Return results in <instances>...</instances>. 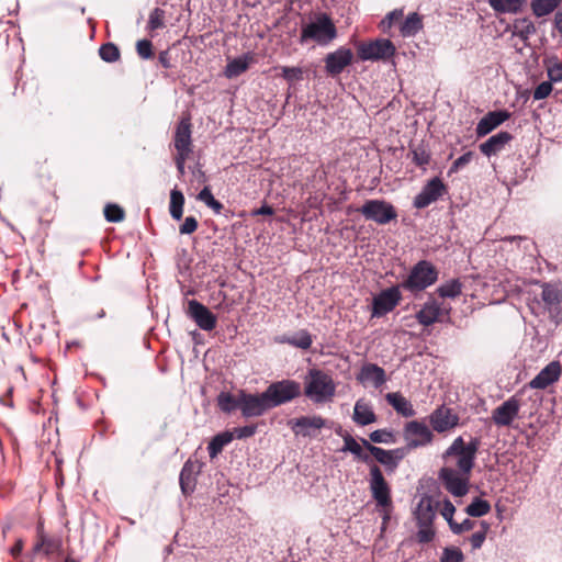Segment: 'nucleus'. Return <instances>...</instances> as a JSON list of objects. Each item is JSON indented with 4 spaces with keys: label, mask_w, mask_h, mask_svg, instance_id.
<instances>
[{
    "label": "nucleus",
    "mask_w": 562,
    "mask_h": 562,
    "mask_svg": "<svg viewBox=\"0 0 562 562\" xmlns=\"http://www.w3.org/2000/svg\"><path fill=\"white\" fill-rule=\"evenodd\" d=\"M479 447L480 440L477 438H472L468 443H465L463 438L459 436L446 449L442 458L446 461L450 458H456L454 469L457 471H461L463 474H471L475 465Z\"/></svg>",
    "instance_id": "obj_1"
},
{
    "label": "nucleus",
    "mask_w": 562,
    "mask_h": 562,
    "mask_svg": "<svg viewBox=\"0 0 562 562\" xmlns=\"http://www.w3.org/2000/svg\"><path fill=\"white\" fill-rule=\"evenodd\" d=\"M336 393L334 379L323 370H308L304 394L315 404L330 402Z\"/></svg>",
    "instance_id": "obj_2"
},
{
    "label": "nucleus",
    "mask_w": 562,
    "mask_h": 562,
    "mask_svg": "<svg viewBox=\"0 0 562 562\" xmlns=\"http://www.w3.org/2000/svg\"><path fill=\"white\" fill-rule=\"evenodd\" d=\"M337 36V30L330 18L322 13L315 21L305 24L302 27L300 43L304 44L308 40L316 42L321 46L328 45Z\"/></svg>",
    "instance_id": "obj_3"
},
{
    "label": "nucleus",
    "mask_w": 562,
    "mask_h": 562,
    "mask_svg": "<svg viewBox=\"0 0 562 562\" xmlns=\"http://www.w3.org/2000/svg\"><path fill=\"white\" fill-rule=\"evenodd\" d=\"M301 384L291 379L270 383L263 391L269 408H276L292 402L301 395Z\"/></svg>",
    "instance_id": "obj_4"
},
{
    "label": "nucleus",
    "mask_w": 562,
    "mask_h": 562,
    "mask_svg": "<svg viewBox=\"0 0 562 562\" xmlns=\"http://www.w3.org/2000/svg\"><path fill=\"white\" fill-rule=\"evenodd\" d=\"M438 279L435 266L427 261H418L408 273L401 286L409 292H419L432 285Z\"/></svg>",
    "instance_id": "obj_5"
},
{
    "label": "nucleus",
    "mask_w": 562,
    "mask_h": 562,
    "mask_svg": "<svg viewBox=\"0 0 562 562\" xmlns=\"http://www.w3.org/2000/svg\"><path fill=\"white\" fill-rule=\"evenodd\" d=\"M363 217L373 221L379 225H385L397 217L395 207L384 200L372 199L367 200L360 209H358Z\"/></svg>",
    "instance_id": "obj_6"
},
{
    "label": "nucleus",
    "mask_w": 562,
    "mask_h": 562,
    "mask_svg": "<svg viewBox=\"0 0 562 562\" xmlns=\"http://www.w3.org/2000/svg\"><path fill=\"white\" fill-rule=\"evenodd\" d=\"M369 488L376 507H393L391 487L376 464L370 465Z\"/></svg>",
    "instance_id": "obj_7"
},
{
    "label": "nucleus",
    "mask_w": 562,
    "mask_h": 562,
    "mask_svg": "<svg viewBox=\"0 0 562 562\" xmlns=\"http://www.w3.org/2000/svg\"><path fill=\"white\" fill-rule=\"evenodd\" d=\"M395 50L394 44L387 38L361 42L357 46L358 57L362 61L386 59L392 57Z\"/></svg>",
    "instance_id": "obj_8"
},
{
    "label": "nucleus",
    "mask_w": 562,
    "mask_h": 562,
    "mask_svg": "<svg viewBox=\"0 0 562 562\" xmlns=\"http://www.w3.org/2000/svg\"><path fill=\"white\" fill-rule=\"evenodd\" d=\"M471 474H463L453 467H443L439 471V479L445 488L456 497H462L469 492V482Z\"/></svg>",
    "instance_id": "obj_9"
},
{
    "label": "nucleus",
    "mask_w": 562,
    "mask_h": 562,
    "mask_svg": "<svg viewBox=\"0 0 562 562\" xmlns=\"http://www.w3.org/2000/svg\"><path fill=\"white\" fill-rule=\"evenodd\" d=\"M361 442L366 450H368L379 463L384 465L389 472H394L398 463L405 458L407 453L406 448L385 450L373 446L369 440L364 438H361Z\"/></svg>",
    "instance_id": "obj_10"
},
{
    "label": "nucleus",
    "mask_w": 562,
    "mask_h": 562,
    "mask_svg": "<svg viewBox=\"0 0 562 562\" xmlns=\"http://www.w3.org/2000/svg\"><path fill=\"white\" fill-rule=\"evenodd\" d=\"M401 285H393L378 293L372 301L371 317H382L392 312L401 302Z\"/></svg>",
    "instance_id": "obj_11"
},
{
    "label": "nucleus",
    "mask_w": 562,
    "mask_h": 562,
    "mask_svg": "<svg viewBox=\"0 0 562 562\" xmlns=\"http://www.w3.org/2000/svg\"><path fill=\"white\" fill-rule=\"evenodd\" d=\"M404 438L406 440L407 451L430 443L434 439V435L425 423L412 420L404 427Z\"/></svg>",
    "instance_id": "obj_12"
},
{
    "label": "nucleus",
    "mask_w": 562,
    "mask_h": 562,
    "mask_svg": "<svg viewBox=\"0 0 562 562\" xmlns=\"http://www.w3.org/2000/svg\"><path fill=\"white\" fill-rule=\"evenodd\" d=\"M270 411L263 392L248 393L240 390V413L245 418L260 417Z\"/></svg>",
    "instance_id": "obj_13"
},
{
    "label": "nucleus",
    "mask_w": 562,
    "mask_h": 562,
    "mask_svg": "<svg viewBox=\"0 0 562 562\" xmlns=\"http://www.w3.org/2000/svg\"><path fill=\"white\" fill-rule=\"evenodd\" d=\"M186 314L204 331H212L216 327V315L196 300L188 301Z\"/></svg>",
    "instance_id": "obj_14"
},
{
    "label": "nucleus",
    "mask_w": 562,
    "mask_h": 562,
    "mask_svg": "<svg viewBox=\"0 0 562 562\" xmlns=\"http://www.w3.org/2000/svg\"><path fill=\"white\" fill-rule=\"evenodd\" d=\"M520 400L513 395L492 413V420L498 427H508L518 417L520 411Z\"/></svg>",
    "instance_id": "obj_15"
},
{
    "label": "nucleus",
    "mask_w": 562,
    "mask_h": 562,
    "mask_svg": "<svg viewBox=\"0 0 562 562\" xmlns=\"http://www.w3.org/2000/svg\"><path fill=\"white\" fill-rule=\"evenodd\" d=\"M459 416L452 408L446 405L438 406L430 415L429 423L432 429L439 434L449 431L459 425Z\"/></svg>",
    "instance_id": "obj_16"
},
{
    "label": "nucleus",
    "mask_w": 562,
    "mask_h": 562,
    "mask_svg": "<svg viewBox=\"0 0 562 562\" xmlns=\"http://www.w3.org/2000/svg\"><path fill=\"white\" fill-rule=\"evenodd\" d=\"M446 192V187L438 177L429 180L422 191L414 198V206L416 209H425L432 202L437 201Z\"/></svg>",
    "instance_id": "obj_17"
},
{
    "label": "nucleus",
    "mask_w": 562,
    "mask_h": 562,
    "mask_svg": "<svg viewBox=\"0 0 562 562\" xmlns=\"http://www.w3.org/2000/svg\"><path fill=\"white\" fill-rule=\"evenodd\" d=\"M561 372V363L559 361H551L528 383V386L533 390H546L559 381Z\"/></svg>",
    "instance_id": "obj_18"
},
{
    "label": "nucleus",
    "mask_w": 562,
    "mask_h": 562,
    "mask_svg": "<svg viewBox=\"0 0 562 562\" xmlns=\"http://www.w3.org/2000/svg\"><path fill=\"white\" fill-rule=\"evenodd\" d=\"M353 54L350 48L339 47L325 57V69L330 76H337L352 61Z\"/></svg>",
    "instance_id": "obj_19"
},
{
    "label": "nucleus",
    "mask_w": 562,
    "mask_h": 562,
    "mask_svg": "<svg viewBox=\"0 0 562 562\" xmlns=\"http://www.w3.org/2000/svg\"><path fill=\"white\" fill-rule=\"evenodd\" d=\"M443 313L448 315L449 310H443L438 301L430 299L423 304L415 317L420 325L430 326L436 322H441Z\"/></svg>",
    "instance_id": "obj_20"
},
{
    "label": "nucleus",
    "mask_w": 562,
    "mask_h": 562,
    "mask_svg": "<svg viewBox=\"0 0 562 562\" xmlns=\"http://www.w3.org/2000/svg\"><path fill=\"white\" fill-rule=\"evenodd\" d=\"M191 122L189 117H183L180 120L176 127L173 145L177 150V154H187L190 155L192 153V138H191Z\"/></svg>",
    "instance_id": "obj_21"
},
{
    "label": "nucleus",
    "mask_w": 562,
    "mask_h": 562,
    "mask_svg": "<svg viewBox=\"0 0 562 562\" xmlns=\"http://www.w3.org/2000/svg\"><path fill=\"white\" fill-rule=\"evenodd\" d=\"M325 423L322 416H303L292 420V430L296 436L315 437V431L322 429Z\"/></svg>",
    "instance_id": "obj_22"
},
{
    "label": "nucleus",
    "mask_w": 562,
    "mask_h": 562,
    "mask_svg": "<svg viewBox=\"0 0 562 562\" xmlns=\"http://www.w3.org/2000/svg\"><path fill=\"white\" fill-rule=\"evenodd\" d=\"M357 380L363 385L370 383L379 389L386 382V374L384 369L378 364L364 363L357 375Z\"/></svg>",
    "instance_id": "obj_23"
},
{
    "label": "nucleus",
    "mask_w": 562,
    "mask_h": 562,
    "mask_svg": "<svg viewBox=\"0 0 562 562\" xmlns=\"http://www.w3.org/2000/svg\"><path fill=\"white\" fill-rule=\"evenodd\" d=\"M510 117L506 110L491 111L484 115L476 125L479 137L485 136Z\"/></svg>",
    "instance_id": "obj_24"
},
{
    "label": "nucleus",
    "mask_w": 562,
    "mask_h": 562,
    "mask_svg": "<svg viewBox=\"0 0 562 562\" xmlns=\"http://www.w3.org/2000/svg\"><path fill=\"white\" fill-rule=\"evenodd\" d=\"M202 464L198 461L188 460L180 472L179 483L184 495H189L194 491L196 475L201 472Z\"/></svg>",
    "instance_id": "obj_25"
},
{
    "label": "nucleus",
    "mask_w": 562,
    "mask_h": 562,
    "mask_svg": "<svg viewBox=\"0 0 562 562\" xmlns=\"http://www.w3.org/2000/svg\"><path fill=\"white\" fill-rule=\"evenodd\" d=\"M437 503L431 496L424 495L420 497L415 509V518L417 524H432L436 517Z\"/></svg>",
    "instance_id": "obj_26"
},
{
    "label": "nucleus",
    "mask_w": 562,
    "mask_h": 562,
    "mask_svg": "<svg viewBox=\"0 0 562 562\" xmlns=\"http://www.w3.org/2000/svg\"><path fill=\"white\" fill-rule=\"evenodd\" d=\"M512 139L513 135L510 133L499 132L482 143L480 150L483 155L491 157L502 151Z\"/></svg>",
    "instance_id": "obj_27"
},
{
    "label": "nucleus",
    "mask_w": 562,
    "mask_h": 562,
    "mask_svg": "<svg viewBox=\"0 0 562 562\" xmlns=\"http://www.w3.org/2000/svg\"><path fill=\"white\" fill-rule=\"evenodd\" d=\"M352 420L359 426H367L376 422L372 405L364 398H359L355 403Z\"/></svg>",
    "instance_id": "obj_28"
},
{
    "label": "nucleus",
    "mask_w": 562,
    "mask_h": 562,
    "mask_svg": "<svg viewBox=\"0 0 562 562\" xmlns=\"http://www.w3.org/2000/svg\"><path fill=\"white\" fill-rule=\"evenodd\" d=\"M344 446L340 449L341 452H350L353 457L368 465H372V459L368 453L364 452V447L359 443L350 434L346 432L342 435Z\"/></svg>",
    "instance_id": "obj_29"
},
{
    "label": "nucleus",
    "mask_w": 562,
    "mask_h": 562,
    "mask_svg": "<svg viewBox=\"0 0 562 562\" xmlns=\"http://www.w3.org/2000/svg\"><path fill=\"white\" fill-rule=\"evenodd\" d=\"M277 341L303 350L310 349L313 344L312 335L306 329H301L293 335H283L279 337Z\"/></svg>",
    "instance_id": "obj_30"
},
{
    "label": "nucleus",
    "mask_w": 562,
    "mask_h": 562,
    "mask_svg": "<svg viewBox=\"0 0 562 562\" xmlns=\"http://www.w3.org/2000/svg\"><path fill=\"white\" fill-rule=\"evenodd\" d=\"M385 400L402 416L413 417L415 415L413 405L400 392L387 393Z\"/></svg>",
    "instance_id": "obj_31"
},
{
    "label": "nucleus",
    "mask_w": 562,
    "mask_h": 562,
    "mask_svg": "<svg viewBox=\"0 0 562 562\" xmlns=\"http://www.w3.org/2000/svg\"><path fill=\"white\" fill-rule=\"evenodd\" d=\"M487 2L498 14H518L526 4V0H488Z\"/></svg>",
    "instance_id": "obj_32"
},
{
    "label": "nucleus",
    "mask_w": 562,
    "mask_h": 562,
    "mask_svg": "<svg viewBox=\"0 0 562 562\" xmlns=\"http://www.w3.org/2000/svg\"><path fill=\"white\" fill-rule=\"evenodd\" d=\"M252 57L249 54L229 60L225 67V76L227 78L238 77L248 69Z\"/></svg>",
    "instance_id": "obj_33"
},
{
    "label": "nucleus",
    "mask_w": 562,
    "mask_h": 562,
    "mask_svg": "<svg viewBox=\"0 0 562 562\" xmlns=\"http://www.w3.org/2000/svg\"><path fill=\"white\" fill-rule=\"evenodd\" d=\"M217 406L226 414H231L236 409L240 411V390L236 394L221 392L217 396Z\"/></svg>",
    "instance_id": "obj_34"
},
{
    "label": "nucleus",
    "mask_w": 562,
    "mask_h": 562,
    "mask_svg": "<svg viewBox=\"0 0 562 562\" xmlns=\"http://www.w3.org/2000/svg\"><path fill=\"white\" fill-rule=\"evenodd\" d=\"M536 33V26L529 18L516 19L513 23V35L526 42Z\"/></svg>",
    "instance_id": "obj_35"
},
{
    "label": "nucleus",
    "mask_w": 562,
    "mask_h": 562,
    "mask_svg": "<svg viewBox=\"0 0 562 562\" xmlns=\"http://www.w3.org/2000/svg\"><path fill=\"white\" fill-rule=\"evenodd\" d=\"M541 299L549 307L559 305L562 302V286L554 283H544Z\"/></svg>",
    "instance_id": "obj_36"
},
{
    "label": "nucleus",
    "mask_w": 562,
    "mask_h": 562,
    "mask_svg": "<svg viewBox=\"0 0 562 562\" xmlns=\"http://www.w3.org/2000/svg\"><path fill=\"white\" fill-rule=\"evenodd\" d=\"M423 29V21L417 12L409 13L400 27L404 37L415 36Z\"/></svg>",
    "instance_id": "obj_37"
},
{
    "label": "nucleus",
    "mask_w": 562,
    "mask_h": 562,
    "mask_svg": "<svg viewBox=\"0 0 562 562\" xmlns=\"http://www.w3.org/2000/svg\"><path fill=\"white\" fill-rule=\"evenodd\" d=\"M562 0H531L530 8L535 16L543 18L551 14Z\"/></svg>",
    "instance_id": "obj_38"
},
{
    "label": "nucleus",
    "mask_w": 562,
    "mask_h": 562,
    "mask_svg": "<svg viewBox=\"0 0 562 562\" xmlns=\"http://www.w3.org/2000/svg\"><path fill=\"white\" fill-rule=\"evenodd\" d=\"M233 441L229 430L223 431L214 436L207 446L210 457L213 459L222 452L223 448Z\"/></svg>",
    "instance_id": "obj_39"
},
{
    "label": "nucleus",
    "mask_w": 562,
    "mask_h": 562,
    "mask_svg": "<svg viewBox=\"0 0 562 562\" xmlns=\"http://www.w3.org/2000/svg\"><path fill=\"white\" fill-rule=\"evenodd\" d=\"M184 196L181 191L173 189L170 192V215L173 220L179 221L183 214Z\"/></svg>",
    "instance_id": "obj_40"
},
{
    "label": "nucleus",
    "mask_w": 562,
    "mask_h": 562,
    "mask_svg": "<svg viewBox=\"0 0 562 562\" xmlns=\"http://www.w3.org/2000/svg\"><path fill=\"white\" fill-rule=\"evenodd\" d=\"M462 284L458 279H452L437 289V293L442 299H454L461 294Z\"/></svg>",
    "instance_id": "obj_41"
},
{
    "label": "nucleus",
    "mask_w": 562,
    "mask_h": 562,
    "mask_svg": "<svg viewBox=\"0 0 562 562\" xmlns=\"http://www.w3.org/2000/svg\"><path fill=\"white\" fill-rule=\"evenodd\" d=\"M491 510V504L481 497H475L471 504L465 508V513L470 517H482L488 514Z\"/></svg>",
    "instance_id": "obj_42"
},
{
    "label": "nucleus",
    "mask_w": 562,
    "mask_h": 562,
    "mask_svg": "<svg viewBox=\"0 0 562 562\" xmlns=\"http://www.w3.org/2000/svg\"><path fill=\"white\" fill-rule=\"evenodd\" d=\"M37 538H40L42 544L44 546L45 555H49L60 547L59 539L46 536L42 526L37 527Z\"/></svg>",
    "instance_id": "obj_43"
},
{
    "label": "nucleus",
    "mask_w": 562,
    "mask_h": 562,
    "mask_svg": "<svg viewBox=\"0 0 562 562\" xmlns=\"http://www.w3.org/2000/svg\"><path fill=\"white\" fill-rule=\"evenodd\" d=\"M99 55L106 63H114L120 59V49L113 43H105L99 48Z\"/></svg>",
    "instance_id": "obj_44"
},
{
    "label": "nucleus",
    "mask_w": 562,
    "mask_h": 562,
    "mask_svg": "<svg viewBox=\"0 0 562 562\" xmlns=\"http://www.w3.org/2000/svg\"><path fill=\"white\" fill-rule=\"evenodd\" d=\"M370 441L374 443H386L391 445L396 441V438L392 430L389 429H376L369 435Z\"/></svg>",
    "instance_id": "obj_45"
},
{
    "label": "nucleus",
    "mask_w": 562,
    "mask_h": 562,
    "mask_svg": "<svg viewBox=\"0 0 562 562\" xmlns=\"http://www.w3.org/2000/svg\"><path fill=\"white\" fill-rule=\"evenodd\" d=\"M124 210L117 204L109 203L104 207V217L110 223H120L124 220Z\"/></svg>",
    "instance_id": "obj_46"
},
{
    "label": "nucleus",
    "mask_w": 562,
    "mask_h": 562,
    "mask_svg": "<svg viewBox=\"0 0 562 562\" xmlns=\"http://www.w3.org/2000/svg\"><path fill=\"white\" fill-rule=\"evenodd\" d=\"M164 19H165V11L160 8H155L150 14L147 22V30L153 32L158 29L164 27Z\"/></svg>",
    "instance_id": "obj_47"
},
{
    "label": "nucleus",
    "mask_w": 562,
    "mask_h": 562,
    "mask_svg": "<svg viewBox=\"0 0 562 562\" xmlns=\"http://www.w3.org/2000/svg\"><path fill=\"white\" fill-rule=\"evenodd\" d=\"M412 160L419 167H424L430 161V154L424 146H417L412 148Z\"/></svg>",
    "instance_id": "obj_48"
},
{
    "label": "nucleus",
    "mask_w": 562,
    "mask_h": 562,
    "mask_svg": "<svg viewBox=\"0 0 562 562\" xmlns=\"http://www.w3.org/2000/svg\"><path fill=\"white\" fill-rule=\"evenodd\" d=\"M480 525L482 529L480 531L474 532L470 538L471 546L474 550L480 549L483 546L486 538V533L490 529V524H487L484 520H482Z\"/></svg>",
    "instance_id": "obj_49"
},
{
    "label": "nucleus",
    "mask_w": 562,
    "mask_h": 562,
    "mask_svg": "<svg viewBox=\"0 0 562 562\" xmlns=\"http://www.w3.org/2000/svg\"><path fill=\"white\" fill-rule=\"evenodd\" d=\"M418 531L416 533L417 541L419 543H428L435 537V530L432 528V524H417Z\"/></svg>",
    "instance_id": "obj_50"
},
{
    "label": "nucleus",
    "mask_w": 562,
    "mask_h": 562,
    "mask_svg": "<svg viewBox=\"0 0 562 562\" xmlns=\"http://www.w3.org/2000/svg\"><path fill=\"white\" fill-rule=\"evenodd\" d=\"M282 77L288 82L293 83L294 81H300L303 79V70L301 67H288L284 66L281 68Z\"/></svg>",
    "instance_id": "obj_51"
},
{
    "label": "nucleus",
    "mask_w": 562,
    "mask_h": 562,
    "mask_svg": "<svg viewBox=\"0 0 562 562\" xmlns=\"http://www.w3.org/2000/svg\"><path fill=\"white\" fill-rule=\"evenodd\" d=\"M463 553L459 548L443 549L440 562H463Z\"/></svg>",
    "instance_id": "obj_52"
},
{
    "label": "nucleus",
    "mask_w": 562,
    "mask_h": 562,
    "mask_svg": "<svg viewBox=\"0 0 562 562\" xmlns=\"http://www.w3.org/2000/svg\"><path fill=\"white\" fill-rule=\"evenodd\" d=\"M257 431L256 425H246L243 427H236L231 431L234 439H246L252 437Z\"/></svg>",
    "instance_id": "obj_53"
},
{
    "label": "nucleus",
    "mask_w": 562,
    "mask_h": 562,
    "mask_svg": "<svg viewBox=\"0 0 562 562\" xmlns=\"http://www.w3.org/2000/svg\"><path fill=\"white\" fill-rule=\"evenodd\" d=\"M136 52L143 59H149L153 57V44L149 40H139L136 43Z\"/></svg>",
    "instance_id": "obj_54"
},
{
    "label": "nucleus",
    "mask_w": 562,
    "mask_h": 562,
    "mask_svg": "<svg viewBox=\"0 0 562 562\" xmlns=\"http://www.w3.org/2000/svg\"><path fill=\"white\" fill-rule=\"evenodd\" d=\"M472 158H473V153L472 151H467L463 155H461L459 158H457L452 162V165H451V167L449 169V175L456 173L460 169H462L463 167L469 165L471 162Z\"/></svg>",
    "instance_id": "obj_55"
},
{
    "label": "nucleus",
    "mask_w": 562,
    "mask_h": 562,
    "mask_svg": "<svg viewBox=\"0 0 562 562\" xmlns=\"http://www.w3.org/2000/svg\"><path fill=\"white\" fill-rule=\"evenodd\" d=\"M454 513V505L449 499H445L441 507V515L447 520L450 529H452V526H454L456 524V521L453 520Z\"/></svg>",
    "instance_id": "obj_56"
},
{
    "label": "nucleus",
    "mask_w": 562,
    "mask_h": 562,
    "mask_svg": "<svg viewBox=\"0 0 562 562\" xmlns=\"http://www.w3.org/2000/svg\"><path fill=\"white\" fill-rule=\"evenodd\" d=\"M552 91V83L550 81H542L533 91V100L546 99Z\"/></svg>",
    "instance_id": "obj_57"
},
{
    "label": "nucleus",
    "mask_w": 562,
    "mask_h": 562,
    "mask_svg": "<svg viewBox=\"0 0 562 562\" xmlns=\"http://www.w3.org/2000/svg\"><path fill=\"white\" fill-rule=\"evenodd\" d=\"M549 81L559 82L562 80V64L561 63H552L547 68Z\"/></svg>",
    "instance_id": "obj_58"
},
{
    "label": "nucleus",
    "mask_w": 562,
    "mask_h": 562,
    "mask_svg": "<svg viewBox=\"0 0 562 562\" xmlns=\"http://www.w3.org/2000/svg\"><path fill=\"white\" fill-rule=\"evenodd\" d=\"M402 16H403L402 9H395V10L389 12L381 22L382 30L386 31L387 29L392 27L393 22Z\"/></svg>",
    "instance_id": "obj_59"
},
{
    "label": "nucleus",
    "mask_w": 562,
    "mask_h": 562,
    "mask_svg": "<svg viewBox=\"0 0 562 562\" xmlns=\"http://www.w3.org/2000/svg\"><path fill=\"white\" fill-rule=\"evenodd\" d=\"M198 221L194 216H187L179 228L180 234L189 235L196 231Z\"/></svg>",
    "instance_id": "obj_60"
},
{
    "label": "nucleus",
    "mask_w": 562,
    "mask_h": 562,
    "mask_svg": "<svg viewBox=\"0 0 562 562\" xmlns=\"http://www.w3.org/2000/svg\"><path fill=\"white\" fill-rule=\"evenodd\" d=\"M475 522L469 518H465L462 522L458 524L456 522L454 526H452L451 531L456 535H460L462 532L469 531L474 528Z\"/></svg>",
    "instance_id": "obj_61"
},
{
    "label": "nucleus",
    "mask_w": 562,
    "mask_h": 562,
    "mask_svg": "<svg viewBox=\"0 0 562 562\" xmlns=\"http://www.w3.org/2000/svg\"><path fill=\"white\" fill-rule=\"evenodd\" d=\"M190 155L187 154H177L175 157L176 167L179 173V177H183L186 173V161Z\"/></svg>",
    "instance_id": "obj_62"
},
{
    "label": "nucleus",
    "mask_w": 562,
    "mask_h": 562,
    "mask_svg": "<svg viewBox=\"0 0 562 562\" xmlns=\"http://www.w3.org/2000/svg\"><path fill=\"white\" fill-rule=\"evenodd\" d=\"M394 507H376V512L380 514L382 518V531L385 530L386 525L391 518V514Z\"/></svg>",
    "instance_id": "obj_63"
},
{
    "label": "nucleus",
    "mask_w": 562,
    "mask_h": 562,
    "mask_svg": "<svg viewBox=\"0 0 562 562\" xmlns=\"http://www.w3.org/2000/svg\"><path fill=\"white\" fill-rule=\"evenodd\" d=\"M198 200L203 202L206 206L211 204L213 200H215L209 187H204L198 194Z\"/></svg>",
    "instance_id": "obj_64"
}]
</instances>
